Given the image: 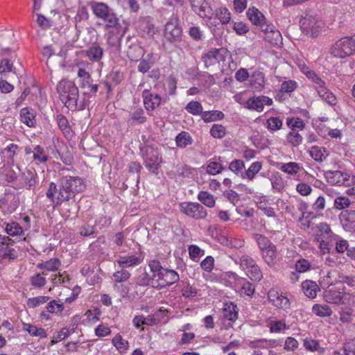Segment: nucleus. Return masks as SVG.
<instances>
[{"label":"nucleus","mask_w":355,"mask_h":355,"mask_svg":"<svg viewBox=\"0 0 355 355\" xmlns=\"http://www.w3.org/2000/svg\"><path fill=\"white\" fill-rule=\"evenodd\" d=\"M61 102L71 111L83 110L87 105V94L80 96L76 85L70 80L62 79L56 86Z\"/></svg>","instance_id":"obj_1"},{"label":"nucleus","mask_w":355,"mask_h":355,"mask_svg":"<svg viewBox=\"0 0 355 355\" xmlns=\"http://www.w3.org/2000/svg\"><path fill=\"white\" fill-rule=\"evenodd\" d=\"M61 102L71 111L83 110L87 105V94L80 96L76 85L70 80L62 79L56 86Z\"/></svg>","instance_id":"obj_2"},{"label":"nucleus","mask_w":355,"mask_h":355,"mask_svg":"<svg viewBox=\"0 0 355 355\" xmlns=\"http://www.w3.org/2000/svg\"><path fill=\"white\" fill-rule=\"evenodd\" d=\"M148 267L152 272V284L155 288H165L179 280V275L172 269L163 268L157 260L150 261Z\"/></svg>","instance_id":"obj_3"},{"label":"nucleus","mask_w":355,"mask_h":355,"mask_svg":"<svg viewBox=\"0 0 355 355\" xmlns=\"http://www.w3.org/2000/svg\"><path fill=\"white\" fill-rule=\"evenodd\" d=\"M304 73L312 82L314 89L324 101L331 105L336 104V96L326 87L325 82L318 74L311 70L304 71Z\"/></svg>","instance_id":"obj_4"},{"label":"nucleus","mask_w":355,"mask_h":355,"mask_svg":"<svg viewBox=\"0 0 355 355\" xmlns=\"http://www.w3.org/2000/svg\"><path fill=\"white\" fill-rule=\"evenodd\" d=\"M60 180L64 191L62 193L69 200L76 194L83 191L86 187L83 180L78 176L64 175Z\"/></svg>","instance_id":"obj_5"},{"label":"nucleus","mask_w":355,"mask_h":355,"mask_svg":"<svg viewBox=\"0 0 355 355\" xmlns=\"http://www.w3.org/2000/svg\"><path fill=\"white\" fill-rule=\"evenodd\" d=\"M354 53L355 35L340 39L331 49V53L338 58H345Z\"/></svg>","instance_id":"obj_6"},{"label":"nucleus","mask_w":355,"mask_h":355,"mask_svg":"<svg viewBox=\"0 0 355 355\" xmlns=\"http://www.w3.org/2000/svg\"><path fill=\"white\" fill-rule=\"evenodd\" d=\"M139 150L146 168L150 172L157 174L162 162L158 153L149 146H141Z\"/></svg>","instance_id":"obj_7"},{"label":"nucleus","mask_w":355,"mask_h":355,"mask_svg":"<svg viewBox=\"0 0 355 355\" xmlns=\"http://www.w3.org/2000/svg\"><path fill=\"white\" fill-rule=\"evenodd\" d=\"M300 23L302 31L312 37H316L323 26L322 21L316 16L310 14H306Z\"/></svg>","instance_id":"obj_8"},{"label":"nucleus","mask_w":355,"mask_h":355,"mask_svg":"<svg viewBox=\"0 0 355 355\" xmlns=\"http://www.w3.org/2000/svg\"><path fill=\"white\" fill-rule=\"evenodd\" d=\"M178 19L172 16L165 25L164 37L170 43L177 44L180 42L182 37V30L178 24Z\"/></svg>","instance_id":"obj_9"},{"label":"nucleus","mask_w":355,"mask_h":355,"mask_svg":"<svg viewBox=\"0 0 355 355\" xmlns=\"http://www.w3.org/2000/svg\"><path fill=\"white\" fill-rule=\"evenodd\" d=\"M180 209L182 213L196 220L204 219L207 215V210L198 202H182Z\"/></svg>","instance_id":"obj_10"},{"label":"nucleus","mask_w":355,"mask_h":355,"mask_svg":"<svg viewBox=\"0 0 355 355\" xmlns=\"http://www.w3.org/2000/svg\"><path fill=\"white\" fill-rule=\"evenodd\" d=\"M63 191L60 181L58 186L53 182L49 184L46 195L54 207L60 205L64 201H69L68 198H65V194L62 193Z\"/></svg>","instance_id":"obj_11"},{"label":"nucleus","mask_w":355,"mask_h":355,"mask_svg":"<svg viewBox=\"0 0 355 355\" xmlns=\"http://www.w3.org/2000/svg\"><path fill=\"white\" fill-rule=\"evenodd\" d=\"M327 182L331 185L347 186L351 182L350 175L340 171H328L324 173Z\"/></svg>","instance_id":"obj_12"},{"label":"nucleus","mask_w":355,"mask_h":355,"mask_svg":"<svg viewBox=\"0 0 355 355\" xmlns=\"http://www.w3.org/2000/svg\"><path fill=\"white\" fill-rule=\"evenodd\" d=\"M272 104V100L266 96H254L245 103V107L260 112L263 110L265 105Z\"/></svg>","instance_id":"obj_13"},{"label":"nucleus","mask_w":355,"mask_h":355,"mask_svg":"<svg viewBox=\"0 0 355 355\" xmlns=\"http://www.w3.org/2000/svg\"><path fill=\"white\" fill-rule=\"evenodd\" d=\"M338 217L340 225L345 232H355V210H344Z\"/></svg>","instance_id":"obj_14"},{"label":"nucleus","mask_w":355,"mask_h":355,"mask_svg":"<svg viewBox=\"0 0 355 355\" xmlns=\"http://www.w3.org/2000/svg\"><path fill=\"white\" fill-rule=\"evenodd\" d=\"M344 287L338 288H329L323 292V297L325 302L336 305L342 304L344 296Z\"/></svg>","instance_id":"obj_15"},{"label":"nucleus","mask_w":355,"mask_h":355,"mask_svg":"<svg viewBox=\"0 0 355 355\" xmlns=\"http://www.w3.org/2000/svg\"><path fill=\"white\" fill-rule=\"evenodd\" d=\"M268 298L270 302L277 308L287 309L290 307V302L288 297L275 290L269 291Z\"/></svg>","instance_id":"obj_16"},{"label":"nucleus","mask_w":355,"mask_h":355,"mask_svg":"<svg viewBox=\"0 0 355 355\" xmlns=\"http://www.w3.org/2000/svg\"><path fill=\"white\" fill-rule=\"evenodd\" d=\"M191 8L201 17H208L211 14V8L206 0H189Z\"/></svg>","instance_id":"obj_17"},{"label":"nucleus","mask_w":355,"mask_h":355,"mask_svg":"<svg viewBox=\"0 0 355 355\" xmlns=\"http://www.w3.org/2000/svg\"><path fill=\"white\" fill-rule=\"evenodd\" d=\"M142 97L145 107L148 110H153L161 103L162 98L158 94H153L148 90L145 89L143 92Z\"/></svg>","instance_id":"obj_18"},{"label":"nucleus","mask_w":355,"mask_h":355,"mask_svg":"<svg viewBox=\"0 0 355 355\" xmlns=\"http://www.w3.org/2000/svg\"><path fill=\"white\" fill-rule=\"evenodd\" d=\"M46 311H42L40 313V318L43 320H48L50 319L49 313L58 314L64 309V304L57 300H51L46 306Z\"/></svg>","instance_id":"obj_19"},{"label":"nucleus","mask_w":355,"mask_h":355,"mask_svg":"<svg viewBox=\"0 0 355 355\" xmlns=\"http://www.w3.org/2000/svg\"><path fill=\"white\" fill-rule=\"evenodd\" d=\"M301 286L304 295L311 299L315 298L317 296V293L320 291L318 284L312 280H305Z\"/></svg>","instance_id":"obj_20"},{"label":"nucleus","mask_w":355,"mask_h":355,"mask_svg":"<svg viewBox=\"0 0 355 355\" xmlns=\"http://www.w3.org/2000/svg\"><path fill=\"white\" fill-rule=\"evenodd\" d=\"M250 84L254 91H261L265 86L264 73L261 71H254L250 78Z\"/></svg>","instance_id":"obj_21"},{"label":"nucleus","mask_w":355,"mask_h":355,"mask_svg":"<svg viewBox=\"0 0 355 355\" xmlns=\"http://www.w3.org/2000/svg\"><path fill=\"white\" fill-rule=\"evenodd\" d=\"M239 309L232 302L225 303L223 308V317L230 322H235L238 318Z\"/></svg>","instance_id":"obj_22"},{"label":"nucleus","mask_w":355,"mask_h":355,"mask_svg":"<svg viewBox=\"0 0 355 355\" xmlns=\"http://www.w3.org/2000/svg\"><path fill=\"white\" fill-rule=\"evenodd\" d=\"M141 262V259L134 254L120 257L116 261L119 268H126L139 265Z\"/></svg>","instance_id":"obj_23"},{"label":"nucleus","mask_w":355,"mask_h":355,"mask_svg":"<svg viewBox=\"0 0 355 355\" xmlns=\"http://www.w3.org/2000/svg\"><path fill=\"white\" fill-rule=\"evenodd\" d=\"M20 118L22 123L28 127H33L36 123L35 112L30 107H24L20 111Z\"/></svg>","instance_id":"obj_24"},{"label":"nucleus","mask_w":355,"mask_h":355,"mask_svg":"<svg viewBox=\"0 0 355 355\" xmlns=\"http://www.w3.org/2000/svg\"><path fill=\"white\" fill-rule=\"evenodd\" d=\"M236 286L239 289L241 295H246L252 297L255 291V287L250 282L246 281L245 279H239L236 284Z\"/></svg>","instance_id":"obj_25"},{"label":"nucleus","mask_w":355,"mask_h":355,"mask_svg":"<svg viewBox=\"0 0 355 355\" xmlns=\"http://www.w3.org/2000/svg\"><path fill=\"white\" fill-rule=\"evenodd\" d=\"M33 159L36 164H44L49 160V155L43 147L37 145L33 149Z\"/></svg>","instance_id":"obj_26"},{"label":"nucleus","mask_w":355,"mask_h":355,"mask_svg":"<svg viewBox=\"0 0 355 355\" xmlns=\"http://www.w3.org/2000/svg\"><path fill=\"white\" fill-rule=\"evenodd\" d=\"M139 63L137 67V70L139 72L142 73H146L149 71L150 68L155 63V58L153 53L148 54L146 58L143 59H139Z\"/></svg>","instance_id":"obj_27"},{"label":"nucleus","mask_w":355,"mask_h":355,"mask_svg":"<svg viewBox=\"0 0 355 355\" xmlns=\"http://www.w3.org/2000/svg\"><path fill=\"white\" fill-rule=\"evenodd\" d=\"M221 56L222 55L220 53V51L218 49H214L210 50L208 53L203 55L202 60L205 66L208 67L209 66H211L217 62H219L220 60L221 59Z\"/></svg>","instance_id":"obj_28"},{"label":"nucleus","mask_w":355,"mask_h":355,"mask_svg":"<svg viewBox=\"0 0 355 355\" xmlns=\"http://www.w3.org/2000/svg\"><path fill=\"white\" fill-rule=\"evenodd\" d=\"M22 329L32 336L40 337L41 338H45L47 337L46 331L42 327H37L35 325L23 322Z\"/></svg>","instance_id":"obj_29"},{"label":"nucleus","mask_w":355,"mask_h":355,"mask_svg":"<svg viewBox=\"0 0 355 355\" xmlns=\"http://www.w3.org/2000/svg\"><path fill=\"white\" fill-rule=\"evenodd\" d=\"M262 168V162L257 161L250 164L247 170H244L243 179H246L248 181H252L254 179L257 174Z\"/></svg>","instance_id":"obj_30"},{"label":"nucleus","mask_w":355,"mask_h":355,"mask_svg":"<svg viewBox=\"0 0 355 355\" xmlns=\"http://www.w3.org/2000/svg\"><path fill=\"white\" fill-rule=\"evenodd\" d=\"M91 8L95 16L99 19L103 17L111 10L106 3L96 1L91 3Z\"/></svg>","instance_id":"obj_31"},{"label":"nucleus","mask_w":355,"mask_h":355,"mask_svg":"<svg viewBox=\"0 0 355 355\" xmlns=\"http://www.w3.org/2000/svg\"><path fill=\"white\" fill-rule=\"evenodd\" d=\"M261 252L263 259L268 265L272 266L275 263L277 257V248L275 245L262 250Z\"/></svg>","instance_id":"obj_32"},{"label":"nucleus","mask_w":355,"mask_h":355,"mask_svg":"<svg viewBox=\"0 0 355 355\" xmlns=\"http://www.w3.org/2000/svg\"><path fill=\"white\" fill-rule=\"evenodd\" d=\"M60 265V261L57 258H53L49 261L38 263L37 265V268L42 270H46L49 272H55L59 269Z\"/></svg>","instance_id":"obj_33"},{"label":"nucleus","mask_w":355,"mask_h":355,"mask_svg":"<svg viewBox=\"0 0 355 355\" xmlns=\"http://www.w3.org/2000/svg\"><path fill=\"white\" fill-rule=\"evenodd\" d=\"M192 143L193 139L187 132L182 131L175 137V144L179 148H184L187 146L191 145Z\"/></svg>","instance_id":"obj_34"},{"label":"nucleus","mask_w":355,"mask_h":355,"mask_svg":"<svg viewBox=\"0 0 355 355\" xmlns=\"http://www.w3.org/2000/svg\"><path fill=\"white\" fill-rule=\"evenodd\" d=\"M229 170L233 172L236 176L243 179L244 170L245 169V163L241 159H234L229 164Z\"/></svg>","instance_id":"obj_35"},{"label":"nucleus","mask_w":355,"mask_h":355,"mask_svg":"<svg viewBox=\"0 0 355 355\" xmlns=\"http://www.w3.org/2000/svg\"><path fill=\"white\" fill-rule=\"evenodd\" d=\"M246 14L249 20L254 25L260 24L262 20H266L265 16L255 7L249 8Z\"/></svg>","instance_id":"obj_36"},{"label":"nucleus","mask_w":355,"mask_h":355,"mask_svg":"<svg viewBox=\"0 0 355 355\" xmlns=\"http://www.w3.org/2000/svg\"><path fill=\"white\" fill-rule=\"evenodd\" d=\"M144 53V49L139 44L131 45L128 51V56L132 61H138Z\"/></svg>","instance_id":"obj_37"},{"label":"nucleus","mask_w":355,"mask_h":355,"mask_svg":"<svg viewBox=\"0 0 355 355\" xmlns=\"http://www.w3.org/2000/svg\"><path fill=\"white\" fill-rule=\"evenodd\" d=\"M86 54L91 61L98 62L103 55V49L98 45H94L87 51Z\"/></svg>","instance_id":"obj_38"},{"label":"nucleus","mask_w":355,"mask_h":355,"mask_svg":"<svg viewBox=\"0 0 355 355\" xmlns=\"http://www.w3.org/2000/svg\"><path fill=\"white\" fill-rule=\"evenodd\" d=\"M224 118V114L221 111L211 110L202 112V119L205 123L221 120Z\"/></svg>","instance_id":"obj_39"},{"label":"nucleus","mask_w":355,"mask_h":355,"mask_svg":"<svg viewBox=\"0 0 355 355\" xmlns=\"http://www.w3.org/2000/svg\"><path fill=\"white\" fill-rule=\"evenodd\" d=\"M198 199L203 205L208 207H214L215 205V198L213 195L205 191H201L198 195Z\"/></svg>","instance_id":"obj_40"},{"label":"nucleus","mask_w":355,"mask_h":355,"mask_svg":"<svg viewBox=\"0 0 355 355\" xmlns=\"http://www.w3.org/2000/svg\"><path fill=\"white\" fill-rule=\"evenodd\" d=\"M286 141L293 147H297L302 144L303 137L297 130H291L286 135Z\"/></svg>","instance_id":"obj_41"},{"label":"nucleus","mask_w":355,"mask_h":355,"mask_svg":"<svg viewBox=\"0 0 355 355\" xmlns=\"http://www.w3.org/2000/svg\"><path fill=\"white\" fill-rule=\"evenodd\" d=\"M270 333H280L282 330L288 329V326L284 320H270L268 322Z\"/></svg>","instance_id":"obj_42"},{"label":"nucleus","mask_w":355,"mask_h":355,"mask_svg":"<svg viewBox=\"0 0 355 355\" xmlns=\"http://www.w3.org/2000/svg\"><path fill=\"white\" fill-rule=\"evenodd\" d=\"M112 344L120 353H125L128 349V342L123 339L120 334L116 335L112 340Z\"/></svg>","instance_id":"obj_43"},{"label":"nucleus","mask_w":355,"mask_h":355,"mask_svg":"<svg viewBox=\"0 0 355 355\" xmlns=\"http://www.w3.org/2000/svg\"><path fill=\"white\" fill-rule=\"evenodd\" d=\"M130 120L138 123H144L146 121L144 111L141 107H134L130 112Z\"/></svg>","instance_id":"obj_44"},{"label":"nucleus","mask_w":355,"mask_h":355,"mask_svg":"<svg viewBox=\"0 0 355 355\" xmlns=\"http://www.w3.org/2000/svg\"><path fill=\"white\" fill-rule=\"evenodd\" d=\"M312 311L320 317H329L332 314L331 309L326 304H315L312 307Z\"/></svg>","instance_id":"obj_45"},{"label":"nucleus","mask_w":355,"mask_h":355,"mask_svg":"<svg viewBox=\"0 0 355 355\" xmlns=\"http://www.w3.org/2000/svg\"><path fill=\"white\" fill-rule=\"evenodd\" d=\"M265 39L270 42L272 45H278L282 43V37L280 32L275 29L274 26V30H270L266 35Z\"/></svg>","instance_id":"obj_46"},{"label":"nucleus","mask_w":355,"mask_h":355,"mask_svg":"<svg viewBox=\"0 0 355 355\" xmlns=\"http://www.w3.org/2000/svg\"><path fill=\"white\" fill-rule=\"evenodd\" d=\"M177 174L183 178H193L196 175V170L188 165H184L177 168Z\"/></svg>","instance_id":"obj_47"},{"label":"nucleus","mask_w":355,"mask_h":355,"mask_svg":"<svg viewBox=\"0 0 355 355\" xmlns=\"http://www.w3.org/2000/svg\"><path fill=\"white\" fill-rule=\"evenodd\" d=\"M253 238L256 241L261 252L274 245L266 236L262 234H253Z\"/></svg>","instance_id":"obj_48"},{"label":"nucleus","mask_w":355,"mask_h":355,"mask_svg":"<svg viewBox=\"0 0 355 355\" xmlns=\"http://www.w3.org/2000/svg\"><path fill=\"white\" fill-rule=\"evenodd\" d=\"M5 231L11 236H18L23 234V228L17 222L6 223Z\"/></svg>","instance_id":"obj_49"},{"label":"nucleus","mask_w":355,"mask_h":355,"mask_svg":"<svg viewBox=\"0 0 355 355\" xmlns=\"http://www.w3.org/2000/svg\"><path fill=\"white\" fill-rule=\"evenodd\" d=\"M45 275H46V274L44 272L42 274L37 273L33 275L30 279L31 284L35 288H42L46 283Z\"/></svg>","instance_id":"obj_50"},{"label":"nucleus","mask_w":355,"mask_h":355,"mask_svg":"<svg viewBox=\"0 0 355 355\" xmlns=\"http://www.w3.org/2000/svg\"><path fill=\"white\" fill-rule=\"evenodd\" d=\"M101 19L105 23V27L107 28H114L119 24V19L112 10Z\"/></svg>","instance_id":"obj_51"},{"label":"nucleus","mask_w":355,"mask_h":355,"mask_svg":"<svg viewBox=\"0 0 355 355\" xmlns=\"http://www.w3.org/2000/svg\"><path fill=\"white\" fill-rule=\"evenodd\" d=\"M300 168V167L299 164L293 162L282 164L279 168L281 171L291 175H296Z\"/></svg>","instance_id":"obj_52"},{"label":"nucleus","mask_w":355,"mask_h":355,"mask_svg":"<svg viewBox=\"0 0 355 355\" xmlns=\"http://www.w3.org/2000/svg\"><path fill=\"white\" fill-rule=\"evenodd\" d=\"M130 277V273L125 268H121V270L113 274L114 283H122L128 281Z\"/></svg>","instance_id":"obj_53"},{"label":"nucleus","mask_w":355,"mask_h":355,"mask_svg":"<svg viewBox=\"0 0 355 355\" xmlns=\"http://www.w3.org/2000/svg\"><path fill=\"white\" fill-rule=\"evenodd\" d=\"M185 110L193 115L202 114L203 112L202 105L199 102L194 101L189 102L185 107Z\"/></svg>","instance_id":"obj_54"},{"label":"nucleus","mask_w":355,"mask_h":355,"mask_svg":"<svg viewBox=\"0 0 355 355\" xmlns=\"http://www.w3.org/2000/svg\"><path fill=\"white\" fill-rule=\"evenodd\" d=\"M323 152H325L324 149H322V148L314 146L311 148V150L309 151L310 156L316 162H322L325 156L323 153Z\"/></svg>","instance_id":"obj_55"},{"label":"nucleus","mask_w":355,"mask_h":355,"mask_svg":"<svg viewBox=\"0 0 355 355\" xmlns=\"http://www.w3.org/2000/svg\"><path fill=\"white\" fill-rule=\"evenodd\" d=\"M247 275L250 279L254 282H260L263 277L262 272L257 264L246 271Z\"/></svg>","instance_id":"obj_56"},{"label":"nucleus","mask_w":355,"mask_h":355,"mask_svg":"<svg viewBox=\"0 0 355 355\" xmlns=\"http://www.w3.org/2000/svg\"><path fill=\"white\" fill-rule=\"evenodd\" d=\"M287 125L291 129V130H295V129L303 130L305 127V123L300 118H288L286 121Z\"/></svg>","instance_id":"obj_57"},{"label":"nucleus","mask_w":355,"mask_h":355,"mask_svg":"<svg viewBox=\"0 0 355 355\" xmlns=\"http://www.w3.org/2000/svg\"><path fill=\"white\" fill-rule=\"evenodd\" d=\"M177 89V80L173 76H169L166 80L165 91L168 92V94L173 96L175 94Z\"/></svg>","instance_id":"obj_58"},{"label":"nucleus","mask_w":355,"mask_h":355,"mask_svg":"<svg viewBox=\"0 0 355 355\" xmlns=\"http://www.w3.org/2000/svg\"><path fill=\"white\" fill-rule=\"evenodd\" d=\"M210 134L214 138L221 139L225 135L226 130L221 124H214L211 128Z\"/></svg>","instance_id":"obj_59"},{"label":"nucleus","mask_w":355,"mask_h":355,"mask_svg":"<svg viewBox=\"0 0 355 355\" xmlns=\"http://www.w3.org/2000/svg\"><path fill=\"white\" fill-rule=\"evenodd\" d=\"M224 169L223 165L217 162H210L206 168L207 173L210 175L220 173Z\"/></svg>","instance_id":"obj_60"},{"label":"nucleus","mask_w":355,"mask_h":355,"mask_svg":"<svg viewBox=\"0 0 355 355\" xmlns=\"http://www.w3.org/2000/svg\"><path fill=\"white\" fill-rule=\"evenodd\" d=\"M298 86V84L295 80H286L284 81L280 87V92L282 93L289 94L293 92Z\"/></svg>","instance_id":"obj_61"},{"label":"nucleus","mask_w":355,"mask_h":355,"mask_svg":"<svg viewBox=\"0 0 355 355\" xmlns=\"http://www.w3.org/2000/svg\"><path fill=\"white\" fill-rule=\"evenodd\" d=\"M49 299L48 296H38L35 297L28 298L27 305L29 308H35L41 304L46 303Z\"/></svg>","instance_id":"obj_62"},{"label":"nucleus","mask_w":355,"mask_h":355,"mask_svg":"<svg viewBox=\"0 0 355 355\" xmlns=\"http://www.w3.org/2000/svg\"><path fill=\"white\" fill-rule=\"evenodd\" d=\"M78 76L82 79V83L80 85L82 87H85L87 85H90V83L92 82L90 74L84 69H78Z\"/></svg>","instance_id":"obj_63"},{"label":"nucleus","mask_w":355,"mask_h":355,"mask_svg":"<svg viewBox=\"0 0 355 355\" xmlns=\"http://www.w3.org/2000/svg\"><path fill=\"white\" fill-rule=\"evenodd\" d=\"M336 236V242L335 245V250L336 252L339 254H343L345 252L347 251L349 247L348 241L338 236Z\"/></svg>","instance_id":"obj_64"}]
</instances>
